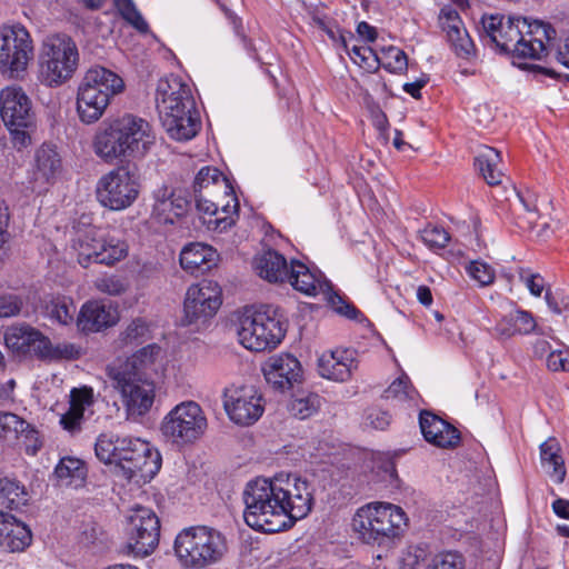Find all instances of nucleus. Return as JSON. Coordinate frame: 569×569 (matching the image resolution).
<instances>
[{
	"label": "nucleus",
	"instance_id": "obj_1",
	"mask_svg": "<svg viewBox=\"0 0 569 569\" xmlns=\"http://www.w3.org/2000/svg\"><path fill=\"white\" fill-rule=\"evenodd\" d=\"M481 24L487 43L513 59L542 60L548 56L545 40L556 36V30L550 24L529 22L523 17L485 14Z\"/></svg>",
	"mask_w": 569,
	"mask_h": 569
},
{
	"label": "nucleus",
	"instance_id": "obj_2",
	"mask_svg": "<svg viewBox=\"0 0 569 569\" xmlns=\"http://www.w3.org/2000/svg\"><path fill=\"white\" fill-rule=\"evenodd\" d=\"M156 103L162 127L177 141L192 139L201 127L190 87L179 77L160 79Z\"/></svg>",
	"mask_w": 569,
	"mask_h": 569
},
{
	"label": "nucleus",
	"instance_id": "obj_3",
	"mask_svg": "<svg viewBox=\"0 0 569 569\" xmlns=\"http://www.w3.org/2000/svg\"><path fill=\"white\" fill-rule=\"evenodd\" d=\"M154 142L156 134L148 121L124 114L97 132L93 147L98 157L113 162L128 157H143Z\"/></svg>",
	"mask_w": 569,
	"mask_h": 569
},
{
	"label": "nucleus",
	"instance_id": "obj_4",
	"mask_svg": "<svg viewBox=\"0 0 569 569\" xmlns=\"http://www.w3.org/2000/svg\"><path fill=\"white\" fill-rule=\"evenodd\" d=\"M408 523L401 507L385 502L371 501L359 508L353 516L352 527L360 539L372 546H389L405 530Z\"/></svg>",
	"mask_w": 569,
	"mask_h": 569
},
{
	"label": "nucleus",
	"instance_id": "obj_5",
	"mask_svg": "<svg viewBox=\"0 0 569 569\" xmlns=\"http://www.w3.org/2000/svg\"><path fill=\"white\" fill-rule=\"evenodd\" d=\"M287 325V318L277 306L264 305L256 311L247 310L239 320V342L257 352L274 348L283 339Z\"/></svg>",
	"mask_w": 569,
	"mask_h": 569
},
{
	"label": "nucleus",
	"instance_id": "obj_6",
	"mask_svg": "<svg viewBox=\"0 0 569 569\" xmlns=\"http://www.w3.org/2000/svg\"><path fill=\"white\" fill-rule=\"evenodd\" d=\"M123 87V80L113 71L100 66L90 68L78 89L77 110L81 121H98L111 97L121 92Z\"/></svg>",
	"mask_w": 569,
	"mask_h": 569
},
{
	"label": "nucleus",
	"instance_id": "obj_7",
	"mask_svg": "<svg viewBox=\"0 0 569 569\" xmlns=\"http://www.w3.org/2000/svg\"><path fill=\"white\" fill-rule=\"evenodd\" d=\"M173 549L182 566L201 569L221 560L227 545L219 531L197 526L181 530L176 537Z\"/></svg>",
	"mask_w": 569,
	"mask_h": 569
},
{
	"label": "nucleus",
	"instance_id": "obj_8",
	"mask_svg": "<svg viewBox=\"0 0 569 569\" xmlns=\"http://www.w3.org/2000/svg\"><path fill=\"white\" fill-rule=\"evenodd\" d=\"M79 52L73 39L66 33L48 36L39 54V77L42 83L58 87L77 70Z\"/></svg>",
	"mask_w": 569,
	"mask_h": 569
},
{
	"label": "nucleus",
	"instance_id": "obj_9",
	"mask_svg": "<svg viewBox=\"0 0 569 569\" xmlns=\"http://www.w3.org/2000/svg\"><path fill=\"white\" fill-rule=\"evenodd\" d=\"M33 59V41L20 23L0 27V74L8 80H23Z\"/></svg>",
	"mask_w": 569,
	"mask_h": 569
},
{
	"label": "nucleus",
	"instance_id": "obj_10",
	"mask_svg": "<svg viewBox=\"0 0 569 569\" xmlns=\"http://www.w3.org/2000/svg\"><path fill=\"white\" fill-rule=\"evenodd\" d=\"M0 116L16 146L30 142L29 129L34 124L30 98L20 87H6L0 91Z\"/></svg>",
	"mask_w": 569,
	"mask_h": 569
},
{
	"label": "nucleus",
	"instance_id": "obj_11",
	"mask_svg": "<svg viewBox=\"0 0 569 569\" xmlns=\"http://www.w3.org/2000/svg\"><path fill=\"white\" fill-rule=\"evenodd\" d=\"M73 248L78 250V261L84 268L91 262L110 266L128 254V246L124 241L114 237H104L96 227L79 229L73 239Z\"/></svg>",
	"mask_w": 569,
	"mask_h": 569
},
{
	"label": "nucleus",
	"instance_id": "obj_12",
	"mask_svg": "<svg viewBox=\"0 0 569 569\" xmlns=\"http://www.w3.org/2000/svg\"><path fill=\"white\" fill-rule=\"evenodd\" d=\"M207 429V418L201 407L194 401L177 405L161 423L162 435L177 445L192 443Z\"/></svg>",
	"mask_w": 569,
	"mask_h": 569
},
{
	"label": "nucleus",
	"instance_id": "obj_13",
	"mask_svg": "<svg viewBox=\"0 0 569 569\" xmlns=\"http://www.w3.org/2000/svg\"><path fill=\"white\" fill-rule=\"evenodd\" d=\"M127 520L126 552L134 557H148L159 545L160 520L158 516L149 508L136 506L131 509Z\"/></svg>",
	"mask_w": 569,
	"mask_h": 569
},
{
	"label": "nucleus",
	"instance_id": "obj_14",
	"mask_svg": "<svg viewBox=\"0 0 569 569\" xmlns=\"http://www.w3.org/2000/svg\"><path fill=\"white\" fill-rule=\"evenodd\" d=\"M138 178L126 167H119L102 176L97 184L99 202L111 210L130 207L138 198Z\"/></svg>",
	"mask_w": 569,
	"mask_h": 569
},
{
	"label": "nucleus",
	"instance_id": "obj_15",
	"mask_svg": "<svg viewBox=\"0 0 569 569\" xmlns=\"http://www.w3.org/2000/svg\"><path fill=\"white\" fill-rule=\"evenodd\" d=\"M114 387L121 392L131 415H144L154 399V383L142 371L112 370Z\"/></svg>",
	"mask_w": 569,
	"mask_h": 569
},
{
	"label": "nucleus",
	"instance_id": "obj_16",
	"mask_svg": "<svg viewBox=\"0 0 569 569\" xmlns=\"http://www.w3.org/2000/svg\"><path fill=\"white\" fill-rule=\"evenodd\" d=\"M221 303V288L217 282L202 280L192 284L187 291L183 305L187 325L213 317Z\"/></svg>",
	"mask_w": 569,
	"mask_h": 569
},
{
	"label": "nucleus",
	"instance_id": "obj_17",
	"mask_svg": "<svg viewBox=\"0 0 569 569\" xmlns=\"http://www.w3.org/2000/svg\"><path fill=\"white\" fill-rule=\"evenodd\" d=\"M223 407L229 418L241 426L254 423L264 410L262 396L252 386L226 390Z\"/></svg>",
	"mask_w": 569,
	"mask_h": 569
},
{
	"label": "nucleus",
	"instance_id": "obj_18",
	"mask_svg": "<svg viewBox=\"0 0 569 569\" xmlns=\"http://www.w3.org/2000/svg\"><path fill=\"white\" fill-rule=\"evenodd\" d=\"M281 502L292 500H246L243 518L246 523L254 530L263 532H279L290 528V521Z\"/></svg>",
	"mask_w": 569,
	"mask_h": 569
},
{
	"label": "nucleus",
	"instance_id": "obj_19",
	"mask_svg": "<svg viewBox=\"0 0 569 569\" xmlns=\"http://www.w3.org/2000/svg\"><path fill=\"white\" fill-rule=\"evenodd\" d=\"M264 378L274 390L284 392L301 381L302 369L297 358L291 355L273 357L266 365Z\"/></svg>",
	"mask_w": 569,
	"mask_h": 569
},
{
	"label": "nucleus",
	"instance_id": "obj_20",
	"mask_svg": "<svg viewBox=\"0 0 569 569\" xmlns=\"http://www.w3.org/2000/svg\"><path fill=\"white\" fill-rule=\"evenodd\" d=\"M439 24L446 32L447 40L460 58H469L475 52V44L468 34L456 9L443 7L439 13Z\"/></svg>",
	"mask_w": 569,
	"mask_h": 569
},
{
	"label": "nucleus",
	"instance_id": "obj_21",
	"mask_svg": "<svg viewBox=\"0 0 569 569\" xmlns=\"http://www.w3.org/2000/svg\"><path fill=\"white\" fill-rule=\"evenodd\" d=\"M419 425L426 441L437 447L453 448L460 441V432L449 422L430 411L422 410L420 412Z\"/></svg>",
	"mask_w": 569,
	"mask_h": 569
},
{
	"label": "nucleus",
	"instance_id": "obj_22",
	"mask_svg": "<svg viewBox=\"0 0 569 569\" xmlns=\"http://www.w3.org/2000/svg\"><path fill=\"white\" fill-rule=\"evenodd\" d=\"M152 197V212L163 222L172 223L173 219L182 216L189 206L188 198L167 183L157 187Z\"/></svg>",
	"mask_w": 569,
	"mask_h": 569
},
{
	"label": "nucleus",
	"instance_id": "obj_23",
	"mask_svg": "<svg viewBox=\"0 0 569 569\" xmlns=\"http://www.w3.org/2000/svg\"><path fill=\"white\" fill-rule=\"evenodd\" d=\"M193 193L206 194L212 198H229L232 201L233 212L239 209L238 199L234 196L232 186L217 168L203 167L197 173L193 181Z\"/></svg>",
	"mask_w": 569,
	"mask_h": 569
},
{
	"label": "nucleus",
	"instance_id": "obj_24",
	"mask_svg": "<svg viewBox=\"0 0 569 569\" xmlns=\"http://www.w3.org/2000/svg\"><path fill=\"white\" fill-rule=\"evenodd\" d=\"M0 438L6 440L22 439L26 452L36 455L40 449L38 431L29 422L8 411H0Z\"/></svg>",
	"mask_w": 569,
	"mask_h": 569
},
{
	"label": "nucleus",
	"instance_id": "obj_25",
	"mask_svg": "<svg viewBox=\"0 0 569 569\" xmlns=\"http://www.w3.org/2000/svg\"><path fill=\"white\" fill-rule=\"evenodd\" d=\"M32 533L28 526L9 512L0 511V549L21 552L31 545Z\"/></svg>",
	"mask_w": 569,
	"mask_h": 569
},
{
	"label": "nucleus",
	"instance_id": "obj_26",
	"mask_svg": "<svg viewBox=\"0 0 569 569\" xmlns=\"http://www.w3.org/2000/svg\"><path fill=\"white\" fill-rule=\"evenodd\" d=\"M118 321L117 309L100 301H88L79 311L77 327L82 332H97Z\"/></svg>",
	"mask_w": 569,
	"mask_h": 569
},
{
	"label": "nucleus",
	"instance_id": "obj_27",
	"mask_svg": "<svg viewBox=\"0 0 569 569\" xmlns=\"http://www.w3.org/2000/svg\"><path fill=\"white\" fill-rule=\"evenodd\" d=\"M297 291L307 296H317L328 291L329 281L322 274L312 272L306 264L292 261L286 279Z\"/></svg>",
	"mask_w": 569,
	"mask_h": 569
},
{
	"label": "nucleus",
	"instance_id": "obj_28",
	"mask_svg": "<svg viewBox=\"0 0 569 569\" xmlns=\"http://www.w3.org/2000/svg\"><path fill=\"white\" fill-rule=\"evenodd\" d=\"M218 258L217 250L211 246L194 242L186 246L180 252V264L182 269L196 273L209 271Z\"/></svg>",
	"mask_w": 569,
	"mask_h": 569
},
{
	"label": "nucleus",
	"instance_id": "obj_29",
	"mask_svg": "<svg viewBox=\"0 0 569 569\" xmlns=\"http://www.w3.org/2000/svg\"><path fill=\"white\" fill-rule=\"evenodd\" d=\"M93 403V390L89 387L73 388L70 392V406L60 418V425L70 433L81 429L86 408Z\"/></svg>",
	"mask_w": 569,
	"mask_h": 569
},
{
	"label": "nucleus",
	"instance_id": "obj_30",
	"mask_svg": "<svg viewBox=\"0 0 569 569\" xmlns=\"http://www.w3.org/2000/svg\"><path fill=\"white\" fill-rule=\"evenodd\" d=\"M196 207L198 211L203 212L209 216H214L221 209V212L224 213L223 217H218L214 220H209L208 223L214 224V229L219 231H223L230 228L234 223L233 214H237L238 210L233 212L232 201L229 198L218 197L212 198L206 194H194Z\"/></svg>",
	"mask_w": 569,
	"mask_h": 569
},
{
	"label": "nucleus",
	"instance_id": "obj_31",
	"mask_svg": "<svg viewBox=\"0 0 569 569\" xmlns=\"http://www.w3.org/2000/svg\"><path fill=\"white\" fill-rule=\"evenodd\" d=\"M352 362L348 350L326 352L318 359V371L326 379L346 381L351 376Z\"/></svg>",
	"mask_w": 569,
	"mask_h": 569
},
{
	"label": "nucleus",
	"instance_id": "obj_32",
	"mask_svg": "<svg viewBox=\"0 0 569 569\" xmlns=\"http://www.w3.org/2000/svg\"><path fill=\"white\" fill-rule=\"evenodd\" d=\"M536 320L529 311L515 310L500 319L492 335L498 339H509L516 335H528L535 331Z\"/></svg>",
	"mask_w": 569,
	"mask_h": 569
},
{
	"label": "nucleus",
	"instance_id": "obj_33",
	"mask_svg": "<svg viewBox=\"0 0 569 569\" xmlns=\"http://www.w3.org/2000/svg\"><path fill=\"white\" fill-rule=\"evenodd\" d=\"M136 461L128 467L129 478H140L143 481L151 480L161 468V455L158 450L150 447L149 443H137Z\"/></svg>",
	"mask_w": 569,
	"mask_h": 569
},
{
	"label": "nucleus",
	"instance_id": "obj_34",
	"mask_svg": "<svg viewBox=\"0 0 569 569\" xmlns=\"http://www.w3.org/2000/svg\"><path fill=\"white\" fill-rule=\"evenodd\" d=\"M290 482V475L280 473L272 480L263 477H257L250 480L243 491V498H290L291 491L281 487V482Z\"/></svg>",
	"mask_w": 569,
	"mask_h": 569
},
{
	"label": "nucleus",
	"instance_id": "obj_35",
	"mask_svg": "<svg viewBox=\"0 0 569 569\" xmlns=\"http://www.w3.org/2000/svg\"><path fill=\"white\" fill-rule=\"evenodd\" d=\"M88 468L84 461L74 457H63L54 468L58 485L66 488H80L84 485Z\"/></svg>",
	"mask_w": 569,
	"mask_h": 569
},
{
	"label": "nucleus",
	"instance_id": "obj_36",
	"mask_svg": "<svg viewBox=\"0 0 569 569\" xmlns=\"http://www.w3.org/2000/svg\"><path fill=\"white\" fill-rule=\"evenodd\" d=\"M254 268L262 279L269 282H283L288 277L290 266L282 254L274 250H268L256 259Z\"/></svg>",
	"mask_w": 569,
	"mask_h": 569
},
{
	"label": "nucleus",
	"instance_id": "obj_37",
	"mask_svg": "<svg viewBox=\"0 0 569 569\" xmlns=\"http://www.w3.org/2000/svg\"><path fill=\"white\" fill-rule=\"evenodd\" d=\"M557 439L549 438L540 445L541 465L556 482H562L566 476L563 458Z\"/></svg>",
	"mask_w": 569,
	"mask_h": 569
},
{
	"label": "nucleus",
	"instance_id": "obj_38",
	"mask_svg": "<svg viewBox=\"0 0 569 569\" xmlns=\"http://www.w3.org/2000/svg\"><path fill=\"white\" fill-rule=\"evenodd\" d=\"M500 160V152L488 146L482 147L475 158V166L490 186H497L501 182L503 173L498 169Z\"/></svg>",
	"mask_w": 569,
	"mask_h": 569
},
{
	"label": "nucleus",
	"instance_id": "obj_39",
	"mask_svg": "<svg viewBox=\"0 0 569 569\" xmlns=\"http://www.w3.org/2000/svg\"><path fill=\"white\" fill-rule=\"evenodd\" d=\"M37 174L49 182L61 169V159L56 148L42 144L36 153Z\"/></svg>",
	"mask_w": 569,
	"mask_h": 569
},
{
	"label": "nucleus",
	"instance_id": "obj_40",
	"mask_svg": "<svg viewBox=\"0 0 569 569\" xmlns=\"http://www.w3.org/2000/svg\"><path fill=\"white\" fill-rule=\"evenodd\" d=\"M76 312L73 302L64 297L52 299L44 306L46 316L63 326L73 321Z\"/></svg>",
	"mask_w": 569,
	"mask_h": 569
},
{
	"label": "nucleus",
	"instance_id": "obj_41",
	"mask_svg": "<svg viewBox=\"0 0 569 569\" xmlns=\"http://www.w3.org/2000/svg\"><path fill=\"white\" fill-rule=\"evenodd\" d=\"M34 337H39V330L30 326L13 327L6 335V342L18 352L28 353Z\"/></svg>",
	"mask_w": 569,
	"mask_h": 569
},
{
	"label": "nucleus",
	"instance_id": "obj_42",
	"mask_svg": "<svg viewBox=\"0 0 569 569\" xmlns=\"http://www.w3.org/2000/svg\"><path fill=\"white\" fill-rule=\"evenodd\" d=\"M379 59L380 61H377V63L390 72L402 73L408 69L407 54L397 47L390 46L381 49Z\"/></svg>",
	"mask_w": 569,
	"mask_h": 569
},
{
	"label": "nucleus",
	"instance_id": "obj_43",
	"mask_svg": "<svg viewBox=\"0 0 569 569\" xmlns=\"http://www.w3.org/2000/svg\"><path fill=\"white\" fill-rule=\"evenodd\" d=\"M150 338V323L143 318L133 319L121 333V340L126 345H141Z\"/></svg>",
	"mask_w": 569,
	"mask_h": 569
},
{
	"label": "nucleus",
	"instance_id": "obj_44",
	"mask_svg": "<svg viewBox=\"0 0 569 569\" xmlns=\"http://www.w3.org/2000/svg\"><path fill=\"white\" fill-rule=\"evenodd\" d=\"M327 302L340 316H343L351 320H357L362 316L361 311L357 309L351 302L345 299V297L340 296L338 292L333 291L331 283L329 282L328 291H322Z\"/></svg>",
	"mask_w": 569,
	"mask_h": 569
},
{
	"label": "nucleus",
	"instance_id": "obj_45",
	"mask_svg": "<svg viewBox=\"0 0 569 569\" xmlns=\"http://www.w3.org/2000/svg\"><path fill=\"white\" fill-rule=\"evenodd\" d=\"M320 405L321 398L316 393H309L306 397L293 398L289 403V410L292 416L306 419L317 412Z\"/></svg>",
	"mask_w": 569,
	"mask_h": 569
},
{
	"label": "nucleus",
	"instance_id": "obj_46",
	"mask_svg": "<svg viewBox=\"0 0 569 569\" xmlns=\"http://www.w3.org/2000/svg\"><path fill=\"white\" fill-rule=\"evenodd\" d=\"M117 9L124 20L132 24L137 30L146 32L148 23L137 10L132 0H113Z\"/></svg>",
	"mask_w": 569,
	"mask_h": 569
},
{
	"label": "nucleus",
	"instance_id": "obj_47",
	"mask_svg": "<svg viewBox=\"0 0 569 569\" xmlns=\"http://www.w3.org/2000/svg\"><path fill=\"white\" fill-rule=\"evenodd\" d=\"M426 545L408 546L401 553L399 563L402 569H416L428 557Z\"/></svg>",
	"mask_w": 569,
	"mask_h": 569
},
{
	"label": "nucleus",
	"instance_id": "obj_48",
	"mask_svg": "<svg viewBox=\"0 0 569 569\" xmlns=\"http://www.w3.org/2000/svg\"><path fill=\"white\" fill-rule=\"evenodd\" d=\"M421 239L431 249H442L449 242L450 236L443 228L428 224L421 231Z\"/></svg>",
	"mask_w": 569,
	"mask_h": 569
},
{
	"label": "nucleus",
	"instance_id": "obj_49",
	"mask_svg": "<svg viewBox=\"0 0 569 569\" xmlns=\"http://www.w3.org/2000/svg\"><path fill=\"white\" fill-rule=\"evenodd\" d=\"M339 38L341 40L342 47L351 56L355 62L359 64H368V67H371V64L368 63L370 58H372L375 62L380 61L379 54L370 47L353 46L351 49H349L346 37L343 34H340Z\"/></svg>",
	"mask_w": 569,
	"mask_h": 569
},
{
	"label": "nucleus",
	"instance_id": "obj_50",
	"mask_svg": "<svg viewBox=\"0 0 569 569\" xmlns=\"http://www.w3.org/2000/svg\"><path fill=\"white\" fill-rule=\"evenodd\" d=\"M469 276L481 287L489 286L495 280V270L491 266L482 261H472L467 267Z\"/></svg>",
	"mask_w": 569,
	"mask_h": 569
},
{
	"label": "nucleus",
	"instance_id": "obj_51",
	"mask_svg": "<svg viewBox=\"0 0 569 569\" xmlns=\"http://www.w3.org/2000/svg\"><path fill=\"white\" fill-rule=\"evenodd\" d=\"M158 352L159 347L157 345H149L143 347L127 361L122 370L141 371L140 367L146 363H151L154 355Z\"/></svg>",
	"mask_w": 569,
	"mask_h": 569
},
{
	"label": "nucleus",
	"instance_id": "obj_52",
	"mask_svg": "<svg viewBox=\"0 0 569 569\" xmlns=\"http://www.w3.org/2000/svg\"><path fill=\"white\" fill-rule=\"evenodd\" d=\"M286 509V515L290 521V528L297 520L305 518L312 508V500H292V502H281Z\"/></svg>",
	"mask_w": 569,
	"mask_h": 569
},
{
	"label": "nucleus",
	"instance_id": "obj_53",
	"mask_svg": "<svg viewBox=\"0 0 569 569\" xmlns=\"http://www.w3.org/2000/svg\"><path fill=\"white\" fill-rule=\"evenodd\" d=\"M426 569H465V560L459 553L447 552L435 557Z\"/></svg>",
	"mask_w": 569,
	"mask_h": 569
},
{
	"label": "nucleus",
	"instance_id": "obj_54",
	"mask_svg": "<svg viewBox=\"0 0 569 569\" xmlns=\"http://www.w3.org/2000/svg\"><path fill=\"white\" fill-rule=\"evenodd\" d=\"M519 278L535 297H540L546 286L545 278L539 273H532L523 268L519 269Z\"/></svg>",
	"mask_w": 569,
	"mask_h": 569
},
{
	"label": "nucleus",
	"instance_id": "obj_55",
	"mask_svg": "<svg viewBox=\"0 0 569 569\" xmlns=\"http://www.w3.org/2000/svg\"><path fill=\"white\" fill-rule=\"evenodd\" d=\"M383 398L386 399H400L406 400L411 398L410 396V387H409V378L407 376H402L396 379L383 392Z\"/></svg>",
	"mask_w": 569,
	"mask_h": 569
},
{
	"label": "nucleus",
	"instance_id": "obj_56",
	"mask_svg": "<svg viewBox=\"0 0 569 569\" xmlns=\"http://www.w3.org/2000/svg\"><path fill=\"white\" fill-rule=\"evenodd\" d=\"M96 288L100 292L108 293L110 296H119L127 289L124 282L116 276L98 279L96 281Z\"/></svg>",
	"mask_w": 569,
	"mask_h": 569
},
{
	"label": "nucleus",
	"instance_id": "obj_57",
	"mask_svg": "<svg viewBox=\"0 0 569 569\" xmlns=\"http://www.w3.org/2000/svg\"><path fill=\"white\" fill-rule=\"evenodd\" d=\"M22 300L16 295L0 296V318L14 317L20 313Z\"/></svg>",
	"mask_w": 569,
	"mask_h": 569
},
{
	"label": "nucleus",
	"instance_id": "obj_58",
	"mask_svg": "<svg viewBox=\"0 0 569 569\" xmlns=\"http://www.w3.org/2000/svg\"><path fill=\"white\" fill-rule=\"evenodd\" d=\"M26 495H28L26 487L17 479L0 477V498H9L10 496L18 498Z\"/></svg>",
	"mask_w": 569,
	"mask_h": 569
},
{
	"label": "nucleus",
	"instance_id": "obj_59",
	"mask_svg": "<svg viewBox=\"0 0 569 569\" xmlns=\"http://www.w3.org/2000/svg\"><path fill=\"white\" fill-rule=\"evenodd\" d=\"M547 367L552 371H569V349L550 351L547 357Z\"/></svg>",
	"mask_w": 569,
	"mask_h": 569
},
{
	"label": "nucleus",
	"instance_id": "obj_60",
	"mask_svg": "<svg viewBox=\"0 0 569 569\" xmlns=\"http://www.w3.org/2000/svg\"><path fill=\"white\" fill-rule=\"evenodd\" d=\"M114 439H116V436L107 435V433H102L98 437L96 445H94V451H96L97 458L100 461H102L104 463L110 462L111 453H112L111 447L113 445Z\"/></svg>",
	"mask_w": 569,
	"mask_h": 569
},
{
	"label": "nucleus",
	"instance_id": "obj_61",
	"mask_svg": "<svg viewBox=\"0 0 569 569\" xmlns=\"http://www.w3.org/2000/svg\"><path fill=\"white\" fill-rule=\"evenodd\" d=\"M79 357L78 348L72 343H59L57 346H51L49 360H59V359H77Z\"/></svg>",
	"mask_w": 569,
	"mask_h": 569
},
{
	"label": "nucleus",
	"instance_id": "obj_62",
	"mask_svg": "<svg viewBox=\"0 0 569 569\" xmlns=\"http://www.w3.org/2000/svg\"><path fill=\"white\" fill-rule=\"evenodd\" d=\"M52 343L49 338L39 331V337H34L28 353L34 355L40 359H49Z\"/></svg>",
	"mask_w": 569,
	"mask_h": 569
},
{
	"label": "nucleus",
	"instance_id": "obj_63",
	"mask_svg": "<svg viewBox=\"0 0 569 569\" xmlns=\"http://www.w3.org/2000/svg\"><path fill=\"white\" fill-rule=\"evenodd\" d=\"M137 443H147V442L142 441L140 439H131L130 446H126L124 449H123V447L120 448V451L122 450L123 453H122L119 467H121V469L126 473L128 471V467H131V465L136 461V458H137L136 455L138 453L137 452V449H138Z\"/></svg>",
	"mask_w": 569,
	"mask_h": 569
},
{
	"label": "nucleus",
	"instance_id": "obj_64",
	"mask_svg": "<svg viewBox=\"0 0 569 569\" xmlns=\"http://www.w3.org/2000/svg\"><path fill=\"white\" fill-rule=\"evenodd\" d=\"M429 77L427 74H422L415 82H408L403 84V90L410 94L415 99H419L421 97L420 90L428 83Z\"/></svg>",
	"mask_w": 569,
	"mask_h": 569
}]
</instances>
